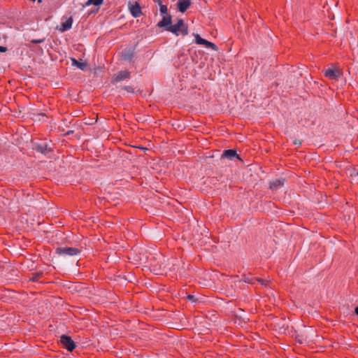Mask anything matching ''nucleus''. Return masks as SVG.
<instances>
[{
	"label": "nucleus",
	"mask_w": 358,
	"mask_h": 358,
	"mask_svg": "<svg viewBox=\"0 0 358 358\" xmlns=\"http://www.w3.org/2000/svg\"><path fill=\"white\" fill-rule=\"evenodd\" d=\"M166 31H170L176 36H178L180 31L183 36L188 34L187 27L185 24L182 19H178L177 22L174 24H171L166 29Z\"/></svg>",
	"instance_id": "1"
},
{
	"label": "nucleus",
	"mask_w": 358,
	"mask_h": 358,
	"mask_svg": "<svg viewBox=\"0 0 358 358\" xmlns=\"http://www.w3.org/2000/svg\"><path fill=\"white\" fill-rule=\"evenodd\" d=\"M56 253L60 256H76L78 255L80 250L73 247H59L55 249Z\"/></svg>",
	"instance_id": "2"
},
{
	"label": "nucleus",
	"mask_w": 358,
	"mask_h": 358,
	"mask_svg": "<svg viewBox=\"0 0 358 358\" xmlns=\"http://www.w3.org/2000/svg\"><path fill=\"white\" fill-rule=\"evenodd\" d=\"M60 343L62 346L69 352H72L75 348L76 344L71 338L66 335H62L60 337Z\"/></svg>",
	"instance_id": "3"
},
{
	"label": "nucleus",
	"mask_w": 358,
	"mask_h": 358,
	"mask_svg": "<svg viewBox=\"0 0 358 358\" xmlns=\"http://www.w3.org/2000/svg\"><path fill=\"white\" fill-rule=\"evenodd\" d=\"M341 75V71L336 68H329L324 70V76L330 80H336Z\"/></svg>",
	"instance_id": "4"
},
{
	"label": "nucleus",
	"mask_w": 358,
	"mask_h": 358,
	"mask_svg": "<svg viewBox=\"0 0 358 358\" xmlns=\"http://www.w3.org/2000/svg\"><path fill=\"white\" fill-rule=\"evenodd\" d=\"M194 38H195V43L196 44L205 45L206 48H210L214 50H217V46L215 44H214L210 41H208L206 39L201 38V36L199 34H194Z\"/></svg>",
	"instance_id": "5"
},
{
	"label": "nucleus",
	"mask_w": 358,
	"mask_h": 358,
	"mask_svg": "<svg viewBox=\"0 0 358 358\" xmlns=\"http://www.w3.org/2000/svg\"><path fill=\"white\" fill-rule=\"evenodd\" d=\"M243 281L245 282H247L249 284H255L256 282H259L263 286L267 285V281H266L262 278H255V277H252V276H250V275L244 276Z\"/></svg>",
	"instance_id": "6"
},
{
	"label": "nucleus",
	"mask_w": 358,
	"mask_h": 358,
	"mask_svg": "<svg viewBox=\"0 0 358 358\" xmlns=\"http://www.w3.org/2000/svg\"><path fill=\"white\" fill-rule=\"evenodd\" d=\"M171 20L172 18L170 15H164L162 20L157 23V27L159 28H164V29L166 30L168 26H170V24H171Z\"/></svg>",
	"instance_id": "7"
},
{
	"label": "nucleus",
	"mask_w": 358,
	"mask_h": 358,
	"mask_svg": "<svg viewBox=\"0 0 358 358\" xmlns=\"http://www.w3.org/2000/svg\"><path fill=\"white\" fill-rule=\"evenodd\" d=\"M130 77V72L128 71H121L114 75L113 79L115 82H120L121 80L127 79Z\"/></svg>",
	"instance_id": "8"
},
{
	"label": "nucleus",
	"mask_w": 358,
	"mask_h": 358,
	"mask_svg": "<svg viewBox=\"0 0 358 358\" xmlns=\"http://www.w3.org/2000/svg\"><path fill=\"white\" fill-rule=\"evenodd\" d=\"M35 150L42 154L47 155L51 152V148H49L47 143H41L37 144L35 147Z\"/></svg>",
	"instance_id": "9"
},
{
	"label": "nucleus",
	"mask_w": 358,
	"mask_h": 358,
	"mask_svg": "<svg viewBox=\"0 0 358 358\" xmlns=\"http://www.w3.org/2000/svg\"><path fill=\"white\" fill-rule=\"evenodd\" d=\"M129 10L134 17H138L142 15L141 8L137 2L130 6Z\"/></svg>",
	"instance_id": "10"
},
{
	"label": "nucleus",
	"mask_w": 358,
	"mask_h": 358,
	"mask_svg": "<svg viewBox=\"0 0 358 358\" xmlns=\"http://www.w3.org/2000/svg\"><path fill=\"white\" fill-rule=\"evenodd\" d=\"M222 158H227L229 159H234V158L240 159L239 156L237 155L236 150H224L222 155Z\"/></svg>",
	"instance_id": "11"
},
{
	"label": "nucleus",
	"mask_w": 358,
	"mask_h": 358,
	"mask_svg": "<svg viewBox=\"0 0 358 358\" xmlns=\"http://www.w3.org/2000/svg\"><path fill=\"white\" fill-rule=\"evenodd\" d=\"M189 6H190L189 0H179L178 2V10L182 13L185 12Z\"/></svg>",
	"instance_id": "12"
},
{
	"label": "nucleus",
	"mask_w": 358,
	"mask_h": 358,
	"mask_svg": "<svg viewBox=\"0 0 358 358\" xmlns=\"http://www.w3.org/2000/svg\"><path fill=\"white\" fill-rule=\"evenodd\" d=\"M284 179H277L270 183V189L273 191H276L284 185Z\"/></svg>",
	"instance_id": "13"
},
{
	"label": "nucleus",
	"mask_w": 358,
	"mask_h": 358,
	"mask_svg": "<svg viewBox=\"0 0 358 358\" xmlns=\"http://www.w3.org/2000/svg\"><path fill=\"white\" fill-rule=\"evenodd\" d=\"M72 24H73V18L71 17H70L69 18L66 20L65 22L62 23L60 30L62 31H65L70 29L72 27Z\"/></svg>",
	"instance_id": "14"
},
{
	"label": "nucleus",
	"mask_w": 358,
	"mask_h": 358,
	"mask_svg": "<svg viewBox=\"0 0 358 358\" xmlns=\"http://www.w3.org/2000/svg\"><path fill=\"white\" fill-rule=\"evenodd\" d=\"M71 61L73 66H76L83 71H84L87 66L86 62H80L74 58L71 59Z\"/></svg>",
	"instance_id": "15"
},
{
	"label": "nucleus",
	"mask_w": 358,
	"mask_h": 358,
	"mask_svg": "<svg viewBox=\"0 0 358 358\" xmlns=\"http://www.w3.org/2000/svg\"><path fill=\"white\" fill-rule=\"evenodd\" d=\"M103 0H88L84 6H89L90 5L99 6L103 3Z\"/></svg>",
	"instance_id": "16"
},
{
	"label": "nucleus",
	"mask_w": 358,
	"mask_h": 358,
	"mask_svg": "<svg viewBox=\"0 0 358 358\" xmlns=\"http://www.w3.org/2000/svg\"><path fill=\"white\" fill-rule=\"evenodd\" d=\"M159 10H160V13L162 15H168L167 14V12H168V8H167V6L166 5H164V4H161L159 6Z\"/></svg>",
	"instance_id": "17"
},
{
	"label": "nucleus",
	"mask_w": 358,
	"mask_h": 358,
	"mask_svg": "<svg viewBox=\"0 0 358 358\" xmlns=\"http://www.w3.org/2000/svg\"><path fill=\"white\" fill-rule=\"evenodd\" d=\"M133 57V54L131 52L126 53L123 55V59L125 60H129L131 61Z\"/></svg>",
	"instance_id": "18"
},
{
	"label": "nucleus",
	"mask_w": 358,
	"mask_h": 358,
	"mask_svg": "<svg viewBox=\"0 0 358 358\" xmlns=\"http://www.w3.org/2000/svg\"><path fill=\"white\" fill-rule=\"evenodd\" d=\"M45 41V38H39V39H33L31 40L30 42L31 43H34V44H36V43H42Z\"/></svg>",
	"instance_id": "19"
},
{
	"label": "nucleus",
	"mask_w": 358,
	"mask_h": 358,
	"mask_svg": "<svg viewBox=\"0 0 358 358\" xmlns=\"http://www.w3.org/2000/svg\"><path fill=\"white\" fill-rule=\"evenodd\" d=\"M124 89L129 92H134V89L130 86H126Z\"/></svg>",
	"instance_id": "20"
},
{
	"label": "nucleus",
	"mask_w": 358,
	"mask_h": 358,
	"mask_svg": "<svg viewBox=\"0 0 358 358\" xmlns=\"http://www.w3.org/2000/svg\"><path fill=\"white\" fill-rule=\"evenodd\" d=\"M7 51V48L6 47H3V46H1L0 45V52H5Z\"/></svg>",
	"instance_id": "21"
},
{
	"label": "nucleus",
	"mask_w": 358,
	"mask_h": 358,
	"mask_svg": "<svg viewBox=\"0 0 358 358\" xmlns=\"http://www.w3.org/2000/svg\"><path fill=\"white\" fill-rule=\"evenodd\" d=\"M155 3H157L159 6L162 4V0H152Z\"/></svg>",
	"instance_id": "22"
},
{
	"label": "nucleus",
	"mask_w": 358,
	"mask_h": 358,
	"mask_svg": "<svg viewBox=\"0 0 358 358\" xmlns=\"http://www.w3.org/2000/svg\"><path fill=\"white\" fill-rule=\"evenodd\" d=\"M294 144L299 146L301 145V142L299 141H294Z\"/></svg>",
	"instance_id": "23"
},
{
	"label": "nucleus",
	"mask_w": 358,
	"mask_h": 358,
	"mask_svg": "<svg viewBox=\"0 0 358 358\" xmlns=\"http://www.w3.org/2000/svg\"><path fill=\"white\" fill-rule=\"evenodd\" d=\"M187 299H188L189 300L193 301V299H194V296H192V295H188V296H187Z\"/></svg>",
	"instance_id": "24"
},
{
	"label": "nucleus",
	"mask_w": 358,
	"mask_h": 358,
	"mask_svg": "<svg viewBox=\"0 0 358 358\" xmlns=\"http://www.w3.org/2000/svg\"><path fill=\"white\" fill-rule=\"evenodd\" d=\"M355 313L358 315V306H357L355 309Z\"/></svg>",
	"instance_id": "25"
},
{
	"label": "nucleus",
	"mask_w": 358,
	"mask_h": 358,
	"mask_svg": "<svg viewBox=\"0 0 358 358\" xmlns=\"http://www.w3.org/2000/svg\"><path fill=\"white\" fill-rule=\"evenodd\" d=\"M31 280H32V281H36V277H33V278H31Z\"/></svg>",
	"instance_id": "26"
},
{
	"label": "nucleus",
	"mask_w": 358,
	"mask_h": 358,
	"mask_svg": "<svg viewBox=\"0 0 358 358\" xmlns=\"http://www.w3.org/2000/svg\"><path fill=\"white\" fill-rule=\"evenodd\" d=\"M41 1H42L41 0H38V3H41Z\"/></svg>",
	"instance_id": "27"
},
{
	"label": "nucleus",
	"mask_w": 358,
	"mask_h": 358,
	"mask_svg": "<svg viewBox=\"0 0 358 358\" xmlns=\"http://www.w3.org/2000/svg\"><path fill=\"white\" fill-rule=\"evenodd\" d=\"M357 174H358V173H357Z\"/></svg>",
	"instance_id": "28"
}]
</instances>
